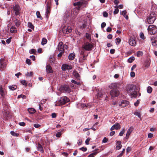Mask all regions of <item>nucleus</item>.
Instances as JSON below:
<instances>
[{"label":"nucleus","instance_id":"nucleus-34","mask_svg":"<svg viewBox=\"0 0 157 157\" xmlns=\"http://www.w3.org/2000/svg\"><path fill=\"white\" fill-rule=\"evenodd\" d=\"M36 15L37 18H40V19H42V17L41 16L40 14L39 11H37L36 12Z\"/></svg>","mask_w":157,"mask_h":157},{"label":"nucleus","instance_id":"nucleus-59","mask_svg":"<svg viewBox=\"0 0 157 157\" xmlns=\"http://www.w3.org/2000/svg\"><path fill=\"white\" fill-rule=\"evenodd\" d=\"M19 125L21 126H24L25 125V124L24 122H21L19 123Z\"/></svg>","mask_w":157,"mask_h":157},{"label":"nucleus","instance_id":"nucleus-33","mask_svg":"<svg viewBox=\"0 0 157 157\" xmlns=\"http://www.w3.org/2000/svg\"><path fill=\"white\" fill-rule=\"evenodd\" d=\"M73 75L76 78H78L79 76V74L76 71H73Z\"/></svg>","mask_w":157,"mask_h":157},{"label":"nucleus","instance_id":"nucleus-21","mask_svg":"<svg viewBox=\"0 0 157 157\" xmlns=\"http://www.w3.org/2000/svg\"><path fill=\"white\" fill-rule=\"evenodd\" d=\"M128 43L129 44L132 46H135L136 45V43L135 40L133 39H130L129 40Z\"/></svg>","mask_w":157,"mask_h":157},{"label":"nucleus","instance_id":"nucleus-24","mask_svg":"<svg viewBox=\"0 0 157 157\" xmlns=\"http://www.w3.org/2000/svg\"><path fill=\"white\" fill-rule=\"evenodd\" d=\"M151 43L153 46H155L157 45V38H155L154 39H151Z\"/></svg>","mask_w":157,"mask_h":157},{"label":"nucleus","instance_id":"nucleus-13","mask_svg":"<svg viewBox=\"0 0 157 157\" xmlns=\"http://www.w3.org/2000/svg\"><path fill=\"white\" fill-rule=\"evenodd\" d=\"M63 47L64 45H63V43L62 42H60L59 43L58 46V51L59 52H64V50Z\"/></svg>","mask_w":157,"mask_h":157},{"label":"nucleus","instance_id":"nucleus-16","mask_svg":"<svg viewBox=\"0 0 157 157\" xmlns=\"http://www.w3.org/2000/svg\"><path fill=\"white\" fill-rule=\"evenodd\" d=\"M62 68L63 70L66 71L67 70L71 69L72 68L70 65L67 64H64L62 65Z\"/></svg>","mask_w":157,"mask_h":157},{"label":"nucleus","instance_id":"nucleus-41","mask_svg":"<svg viewBox=\"0 0 157 157\" xmlns=\"http://www.w3.org/2000/svg\"><path fill=\"white\" fill-rule=\"evenodd\" d=\"M121 41V40L119 38H117L116 39V42L117 44H119Z\"/></svg>","mask_w":157,"mask_h":157},{"label":"nucleus","instance_id":"nucleus-56","mask_svg":"<svg viewBox=\"0 0 157 157\" xmlns=\"http://www.w3.org/2000/svg\"><path fill=\"white\" fill-rule=\"evenodd\" d=\"M35 52L36 50L33 49H32L29 51V53L31 54L34 53Z\"/></svg>","mask_w":157,"mask_h":157},{"label":"nucleus","instance_id":"nucleus-60","mask_svg":"<svg viewBox=\"0 0 157 157\" xmlns=\"http://www.w3.org/2000/svg\"><path fill=\"white\" fill-rule=\"evenodd\" d=\"M26 62L27 64L29 65H30L31 64L30 60L29 59H27L26 60Z\"/></svg>","mask_w":157,"mask_h":157},{"label":"nucleus","instance_id":"nucleus-54","mask_svg":"<svg viewBox=\"0 0 157 157\" xmlns=\"http://www.w3.org/2000/svg\"><path fill=\"white\" fill-rule=\"evenodd\" d=\"M135 74L134 72L132 71L130 73V76L132 77L133 78L135 76Z\"/></svg>","mask_w":157,"mask_h":157},{"label":"nucleus","instance_id":"nucleus-53","mask_svg":"<svg viewBox=\"0 0 157 157\" xmlns=\"http://www.w3.org/2000/svg\"><path fill=\"white\" fill-rule=\"evenodd\" d=\"M62 134L61 132H58L56 135V136L57 137H60Z\"/></svg>","mask_w":157,"mask_h":157},{"label":"nucleus","instance_id":"nucleus-61","mask_svg":"<svg viewBox=\"0 0 157 157\" xmlns=\"http://www.w3.org/2000/svg\"><path fill=\"white\" fill-rule=\"evenodd\" d=\"M103 16L105 17H107L108 16V14L105 12H104L103 13Z\"/></svg>","mask_w":157,"mask_h":157},{"label":"nucleus","instance_id":"nucleus-25","mask_svg":"<svg viewBox=\"0 0 157 157\" xmlns=\"http://www.w3.org/2000/svg\"><path fill=\"white\" fill-rule=\"evenodd\" d=\"M75 56V55L74 54L72 53H71L68 56V59L70 60H72L74 59Z\"/></svg>","mask_w":157,"mask_h":157},{"label":"nucleus","instance_id":"nucleus-14","mask_svg":"<svg viewBox=\"0 0 157 157\" xmlns=\"http://www.w3.org/2000/svg\"><path fill=\"white\" fill-rule=\"evenodd\" d=\"M86 59V56L85 55H83V53H82L79 58V62L81 63H83Z\"/></svg>","mask_w":157,"mask_h":157},{"label":"nucleus","instance_id":"nucleus-12","mask_svg":"<svg viewBox=\"0 0 157 157\" xmlns=\"http://www.w3.org/2000/svg\"><path fill=\"white\" fill-rule=\"evenodd\" d=\"M13 10L15 11V14L16 15H17L19 14L21 9L18 5H16L13 6Z\"/></svg>","mask_w":157,"mask_h":157},{"label":"nucleus","instance_id":"nucleus-23","mask_svg":"<svg viewBox=\"0 0 157 157\" xmlns=\"http://www.w3.org/2000/svg\"><path fill=\"white\" fill-rule=\"evenodd\" d=\"M121 141H117L116 143V149L117 150L120 149L122 147V145L121 144Z\"/></svg>","mask_w":157,"mask_h":157},{"label":"nucleus","instance_id":"nucleus-63","mask_svg":"<svg viewBox=\"0 0 157 157\" xmlns=\"http://www.w3.org/2000/svg\"><path fill=\"white\" fill-rule=\"evenodd\" d=\"M52 118H55L56 117V115L55 113H53L52 114Z\"/></svg>","mask_w":157,"mask_h":157},{"label":"nucleus","instance_id":"nucleus-11","mask_svg":"<svg viewBox=\"0 0 157 157\" xmlns=\"http://www.w3.org/2000/svg\"><path fill=\"white\" fill-rule=\"evenodd\" d=\"M72 29L70 26H65L62 29V32L64 34H68L71 32Z\"/></svg>","mask_w":157,"mask_h":157},{"label":"nucleus","instance_id":"nucleus-26","mask_svg":"<svg viewBox=\"0 0 157 157\" xmlns=\"http://www.w3.org/2000/svg\"><path fill=\"white\" fill-rule=\"evenodd\" d=\"M28 110L29 113L31 114L34 113L36 112L35 110L33 108H29Z\"/></svg>","mask_w":157,"mask_h":157},{"label":"nucleus","instance_id":"nucleus-22","mask_svg":"<svg viewBox=\"0 0 157 157\" xmlns=\"http://www.w3.org/2000/svg\"><path fill=\"white\" fill-rule=\"evenodd\" d=\"M46 71L48 73H52L53 71L51 66L50 65H47L46 67Z\"/></svg>","mask_w":157,"mask_h":157},{"label":"nucleus","instance_id":"nucleus-38","mask_svg":"<svg viewBox=\"0 0 157 157\" xmlns=\"http://www.w3.org/2000/svg\"><path fill=\"white\" fill-rule=\"evenodd\" d=\"M21 98L23 99H25L26 98V96L22 94L19 95L17 97V98Z\"/></svg>","mask_w":157,"mask_h":157},{"label":"nucleus","instance_id":"nucleus-50","mask_svg":"<svg viewBox=\"0 0 157 157\" xmlns=\"http://www.w3.org/2000/svg\"><path fill=\"white\" fill-rule=\"evenodd\" d=\"M71 82L72 83H73L75 84H77L78 85H79L80 84V83L79 82H77L74 80H72L71 81Z\"/></svg>","mask_w":157,"mask_h":157},{"label":"nucleus","instance_id":"nucleus-20","mask_svg":"<svg viewBox=\"0 0 157 157\" xmlns=\"http://www.w3.org/2000/svg\"><path fill=\"white\" fill-rule=\"evenodd\" d=\"M0 94L3 97H4L5 95V89L1 86H0Z\"/></svg>","mask_w":157,"mask_h":157},{"label":"nucleus","instance_id":"nucleus-2","mask_svg":"<svg viewBox=\"0 0 157 157\" xmlns=\"http://www.w3.org/2000/svg\"><path fill=\"white\" fill-rule=\"evenodd\" d=\"M136 86L133 84H128L126 86V91L127 94L132 98H135L137 95L136 91Z\"/></svg>","mask_w":157,"mask_h":157},{"label":"nucleus","instance_id":"nucleus-15","mask_svg":"<svg viewBox=\"0 0 157 157\" xmlns=\"http://www.w3.org/2000/svg\"><path fill=\"white\" fill-rule=\"evenodd\" d=\"M129 102L126 100H123L119 104V105L121 107H124L128 105Z\"/></svg>","mask_w":157,"mask_h":157},{"label":"nucleus","instance_id":"nucleus-48","mask_svg":"<svg viewBox=\"0 0 157 157\" xmlns=\"http://www.w3.org/2000/svg\"><path fill=\"white\" fill-rule=\"evenodd\" d=\"M21 83L23 85H25V86H27V83L26 82L25 80H22L21 81Z\"/></svg>","mask_w":157,"mask_h":157},{"label":"nucleus","instance_id":"nucleus-18","mask_svg":"<svg viewBox=\"0 0 157 157\" xmlns=\"http://www.w3.org/2000/svg\"><path fill=\"white\" fill-rule=\"evenodd\" d=\"M121 128L120 125L119 123H116L113 125L110 128V130L112 131L114 129H119Z\"/></svg>","mask_w":157,"mask_h":157},{"label":"nucleus","instance_id":"nucleus-49","mask_svg":"<svg viewBox=\"0 0 157 157\" xmlns=\"http://www.w3.org/2000/svg\"><path fill=\"white\" fill-rule=\"evenodd\" d=\"M86 36L87 39L90 40V39H91L90 36V35L89 33H86Z\"/></svg>","mask_w":157,"mask_h":157},{"label":"nucleus","instance_id":"nucleus-36","mask_svg":"<svg viewBox=\"0 0 157 157\" xmlns=\"http://www.w3.org/2000/svg\"><path fill=\"white\" fill-rule=\"evenodd\" d=\"M125 130L124 128L123 129V130L121 131L119 133V136H122L124 134V133L125 132Z\"/></svg>","mask_w":157,"mask_h":157},{"label":"nucleus","instance_id":"nucleus-27","mask_svg":"<svg viewBox=\"0 0 157 157\" xmlns=\"http://www.w3.org/2000/svg\"><path fill=\"white\" fill-rule=\"evenodd\" d=\"M38 150L40 151V152H43V149L42 146L40 144H38L37 146Z\"/></svg>","mask_w":157,"mask_h":157},{"label":"nucleus","instance_id":"nucleus-6","mask_svg":"<svg viewBox=\"0 0 157 157\" xmlns=\"http://www.w3.org/2000/svg\"><path fill=\"white\" fill-rule=\"evenodd\" d=\"M93 47V45L88 42H85L82 45V48L86 51H91Z\"/></svg>","mask_w":157,"mask_h":157},{"label":"nucleus","instance_id":"nucleus-19","mask_svg":"<svg viewBox=\"0 0 157 157\" xmlns=\"http://www.w3.org/2000/svg\"><path fill=\"white\" fill-rule=\"evenodd\" d=\"M133 127H130L129 129L128 130L127 132L126 135V139H128L129 137V135L132 132L133 130Z\"/></svg>","mask_w":157,"mask_h":157},{"label":"nucleus","instance_id":"nucleus-58","mask_svg":"<svg viewBox=\"0 0 157 157\" xmlns=\"http://www.w3.org/2000/svg\"><path fill=\"white\" fill-rule=\"evenodd\" d=\"M33 126L36 128H38L40 126V125L38 124H34Z\"/></svg>","mask_w":157,"mask_h":157},{"label":"nucleus","instance_id":"nucleus-55","mask_svg":"<svg viewBox=\"0 0 157 157\" xmlns=\"http://www.w3.org/2000/svg\"><path fill=\"white\" fill-rule=\"evenodd\" d=\"M127 12L126 10L123 11L121 13V14L124 17H125L126 15Z\"/></svg>","mask_w":157,"mask_h":157},{"label":"nucleus","instance_id":"nucleus-9","mask_svg":"<svg viewBox=\"0 0 157 157\" xmlns=\"http://www.w3.org/2000/svg\"><path fill=\"white\" fill-rule=\"evenodd\" d=\"M51 4L49 1L47 2L46 6V12L45 15L46 17H48L49 14L50 13Z\"/></svg>","mask_w":157,"mask_h":157},{"label":"nucleus","instance_id":"nucleus-37","mask_svg":"<svg viewBox=\"0 0 157 157\" xmlns=\"http://www.w3.org/2000/svg\"><path fill=\"white\" fill-rule=\"evenodd\" d=\"M28 27L31 29L34 28V26L30 22H28Z\"/></svg>","mask_w":157,"mask_h":157},{"label":"nucleus","instance_id":"nucleus-32","mask_svg":"<svg viewBox=\"0 0 157 157\" xmlns=\"http://www.w3.org/2000/svg\"><path fill=\"white\" fill-rule=\"evenodd\" d=\"M98 153V152H95L90 154L88 156V157H94Z\"/></svg>","mask_w":157,"mask_h":157},{"label":"nucleus","instance_id":"nucleus-44","mask_svg":"<svg viewBox=\"0 0 157 157\" xmlns=\"http://www.w3.org/2000/svg\"><path fill=\"white\" fill-rule=\"evenodd\" d=\"M33 72H28L26 74V75L28 77H31L33 75Z\"/></svg>","mask_w":157,"mask_h":157},{"label":"nucleus","instance_id":"nucleus-31","mask_svg":"<svg viewBox=\"0 0 157 157\" xmlns=\"http://www.w3.org/2000/svg\"><path fill=\"white\" fill-rule=\"evenodd\" d=\"M16 87L17 86L15 85L10 86H9V88L12 90H14L16 89Z\"/></svg>","mask_w":157,"mask_h":157},{"label":"nucleus","instance_id":"nucleus-1","mask_svg":"<svg viewBox=\"0 0 157 157\" xmlns=\"http://www.w3.org/2000/svg\"><path fill=\"white\" fill-rule=\"evenodd\" d=\"M87 2L84 0H81L80 1L75 2L73 3L75 8L72 10L71 14L73 17L76 15L80 9L86 7Z\"/></svg>","mask_w":157,"mask_h":157},{"label":"nucleus","instance_id":"nucleus-40","mask_svg":"<svg viewBox=\"0 0 157 157\" xmlns=\"http://www.w3.org/2000/svg\"><path fill=\"white\" fill-rule=\"evenodd\" d=\"M137 56L138 57H140V56H141L143 55V52H142L140 51H138L137 52Z\"/></svg>","mask_w":157,"mask_h":157},{"label":"nucleus","instance_id":"nucleus-5","mask_svg":"<svg viewBox=\"0 0 157 157\" xmlns=\"http://www.w3.org/2000/svg\"><path fill=\"white\" fill-rule=\"evenodd\" d=\"M59 90L62 93H69L71 92V89L67 85L62 86L59 89Z\"/></svg>","mask_w":157,"mask_h":157},{"label":"nucleus","instance_id":"nucleus-64","mask_svg":"<svg viewBox=\"0 0 157 157\" xmlns=\"http://www.w3.org/2000/svg\"><path fill=\"white\" fill-rule=\"evenodd\" d=\"M108 140L105 137L102 140V142L104 143H106L107 142Z\"/></svg>","mask_w":157,"mask_h":157},{"label":"nucleus","instance_id":"nucleus-28","mask_svg":"<svg viewBox=\"0 0 157 157\" xmlns=\"http://www.w3.org/2000/svg\"><path fill=\"white\" fill-rule=\"evenodd\" d=\"M10 31L11 33H16L17 30H16L15 27L12 26L10 29Z\"/></svg>","mask_w":157,"mask_h":157},{"label":"nucleus","instance_id":"nucleus-43","mask_svg":"<svg viewBox=\"0 0 157 157\" xmlns=\"http://www.w3.org/2000/svg\"><path fill=\"white\" fill-rule=\"evenodd\" d=\"M150 63L149 62H147L145 64V69H146L148 68L150 66Z\"/></svg>","mask_w":157,"mask_h":157},{"label":"nucleus","instance_id":"nucleus-35","mask_svg":"<svg viewBox=\"0 0 157 157\" xmlns=\"http://www.w3.org/2000/svg\"><path fill=\"white\" fill-rule=\"evenodd\" d=\"M89 105H86L85 104H82L81 105V106L82 108H89L90 107H89Z\"/></svg>","mask_w":157,"mask_h":157},{"label":"nucleus","instance_id":"nucleus-42","mask_svg":"<svg viewBox=\"0 0 157 157\" xmlns=\"http://www.w3.org/2000/svg\"><path fill=\"white\" fill-rule=\"evenodd\" d=\"M134 114L135 115L139 117H140L141 115L140 113L138 112L137 111H135L134 113Z\"/></svg>","mask_w":157,"mask_h":157},{"label":"nucleus","instance_id":"nucleus-62","mask_svg":"<svg viewBox=\"0 0 157 157\" xmlns=\"http://www.w3.org/2000/svg\"><path fill=\"white\" fill-rule=\"evenodd\" d=\"M153 136V134H152V133H149L148 134V138H152Z\"/></svg>","mask_w":157,"mask_h":157},{"label":"nucleus","instance_id":"nucleus-7","mask_svg":"<svg viewBox=\"0 0 157 157\" xmlns=\"http://www.w3.org/2000/svg\"><path fill=\"white\" fill-rule=\"evenodd\" d=\"M69 99L66 96H64L61 98L58 101L57 105H60L64 104L69 102Z\"/></svg>","mask_w":157,"mask_h":157},{"label":"nucleus","instance_id":"nucleus-10","mask_svg":"<svg viewBox=\"0 0 157 157\" xmlns=\"http://www.w3.org/2000/svg\"><path fill=\"white\" fill-rule=\"evenodd\" d=\"M6 67V61L4 59L0 60V70L2 71Z\"/></svg>","mask_w":157,"mask_h":157},{"label":"nucleus","instance_id":"nucleus-47","mask_svg":"<svg viewBox=\"0 0 157 157\" xmlns=\"http://www.w3.org/2000/svg\"><path fill=\"white\" fill-rule=\"evenodd\" d=\"M134 58L133 57H131L128 59V62L129 63H132L134 60Z\"/></svg>","mask_w":157,"mask_h":157},{"label":"nucleus","instance_id":"nucleus-57","mask_svg":"<svg viewBox=\"0 0 157 157\" xmlns=\"http://www.w3.org/2000/svg\"><path fill=\"white\" fill-rule=\"evenodd\" d=\"M90 138H88L85 141V143L86 144L88 145L89 144V141L90 140Z\"/></svg>","mask_w":157,"mask_h":157},{"label":"nucleus","instance_id":"nucleus-52","mask_svg":"<svg viewBox=\"0 0 157 157\" xmlns=\"http://www.w3.org/2000/svg\"><path fill=\"white\" fill-rule=\"evenodd\" d=\"M79 149L84 152L86 151L87 150V148L86 147H82L81 148H80Z\"/></svg>","mask_w":157,"mask_h":157},{"label":"nucleus","instance_id":"nucleus-8","mask_svg":"<svg viewBox=\"0 0 157 157\" xmlns=\"http://www.w3.org/2000/svg\"><path fill=\"white\" fill-rule=\"evenodd\" d=\"M156 19L155 14L152 13L150 14L148 18L147 19V21L149 24L153 23Z\"/></svg>","mask_w":157,"mask_h":157},{"label":"nucleus","instance_id":"nucleus-17","mask_svg":"<svg viewBox=\"0 0 157 157\" xmlns=\"http://www.w3.org/2000/svg\"><path fill=\"white\" fill-rule=\"evenodd\" d=\"M105 94V92L101 89L99 90H98L97 96L98 98H101L103 95Z\"/></svg>","mask_w":157,"mask_h":157},{"label":"nucleus","instance_id":"nucleus-46","mask_svg":"<svg viewBox=\"0 0 157 157\" xmlns=\"http://www.w3.org/2000/svg\"><path fill=\"white\" fill-rule=\"evenodd\" d=\"M140 37L143 40H144L145 38V37L144 36V34L142 33H140Z\"/></svg>","mask_w":157,"mask_h":157},{"label":"nucleus","instance_id":"nucleus-45","mask_svg":"<svg viewBox=\"0 0 157 157\" xmlns=\"http://www.w3.org/2000/svg\"><path fill=\"white\" fill-rule=\"evenodd\" d=\"M14 22L15 24L17 26H19L20 25V22H19V21L17 20L14 21Z\"/></svg>","mask_w":157,"mask_h":157},{"label":"nucleus","instance_id":"nucleus-39","mask_svg":"<svg viewBox=\"0 0 157 157\" xmlns=\"http://www.w3.org/2000/svg\"><path fill=\"white\" fill-rule=\"evenodd\" d=\"M117 7L116 9H115V10L113 12V14H116L118 13L119 12V10L117 8V6H115V8Z\"/></svg>","mask_w":157,"mask_h":157},{"label":"nucleus","instance_id":"nucleus-51","mask_svg":"<svg viewBox=\"0 0 157 157\" xmlns=\"http://www.w3.org/2000/svg\"><path fill=\"white\" fill-rule=\"evenodd\" d=\"M11 134L14 136H17V134L14 132V131H11L10 132Z\"/></svg>","mask_w":157,"mask_h":157},{"label":"nucleus","instance_id":"nucleus-29","mask_svg":"<svg viewBox=\"0 0 157 157\" xmlns=\"http://www.w3.org/2000/svg\"><path fill=\"white\" fill-rule=\"evenodd\" d=\"M152 90V88L150 86H149L147 87V91L148 93L150 94L151 93Z\"/></svg>","mask_w":157,"mask_h":157},{"label":"nucleus","instance_id":"nucleus-30","mask_svg":"<svg viewBox=\"0 0 157 157\" xmlns=\"http://www.w3.org/2000/svg\"><path fill=\"white\" fill-rule=\"evenodd\" d=\"M47 39L45 38H43L42 39V42H41V44L42 45H44L45 44H46L47 43Z\"/></svg>","mask_w":157,"mask_h":157},{"label":"nucleus","instance_id":"nucleus-3","mask_svg":"<svg viewBox=\"0 0 157 157\" xmlns=\"http://www.w3.org/2000/svg\"><path fill=\"white\" fill-rule=\"evenodd\" d=\"M111 88L112 89L110 91V94L112 97H114L118 96L120 93L117 89V86L115 83H112L111 84Z\"/></svg>","mask_w":157,"mask_h":157},{"label":"nucleus","instance_id":"nucleus-4","mask_svg":"<svg viewBox=\"0 0 157 157\" xmlns=\"http://www.w3.org/2000/svg\"><path fill=\"white\" fill-rule=\"evenodd\" d=\"M147 30L149 34L152 35L157 32V28L155 25H150L147 28Z\"/></svg>","mask_w":157,"mask_h":157}]
</instances>
